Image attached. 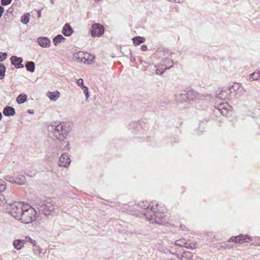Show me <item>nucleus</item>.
<instances>
[{
  "instance_id": "obj_1",
  "label": "nucleus",
  "mask_w": 260,
  "mask_h": 260,
  "mask_svg": "<svg viewBox=\"0 0 260 260\" xmlns=\"http://www.w3.org/2000/svg\"><path fill=\"white\" fill-rule=\"evenodd\" d=\"M71 128L66 122H53L48 126L49 136L59 141L64 140L70 133Z\"/></svg>"
},
{
  "instance_id": "obj_2",
  "label": "nucleus",
  "mask_w": 260,
  "mask_h": 260,
  "mask_svg": "<svg viewBox=\"0 0 260 260\" xmlns=\"http://www.w3.org/2000/svg\"><path fill=\"white\" fill-rule=\"evenodd\" d=\"M151 204L150 212L147 211L143 214L152 223H162L165 219L164 207L159 205L156 201H153Z\"/></svg>"
},
{
  "instance_id": "obj_3",
  "label": "nucleus",
  "mask_w": 260,
  "mask_h": 260,
  "mask_svg": "<svg viewBox=\"0 0 260 260\" xmlns=\"http://www.w3.org/2000/svg\"><path fill=\"white\" fill-rule=\"evenodd\" d=\"M36 214L34 208L26 204L19 220L25 224L30 223L36 219Z\"/></svg>"
},
{
  "instance_id": "obj_4",
  "label": "nucleus",
  "mask_w": 260,
  "mask_h": 260,
  "mask_svg": "<svg viewBox=\"0 0 260 260\" xmlns=\"http://www.w3.org/2000/svg\"><path fill=\"white\" fill-rule=\"evenodd\" d=\"M38 209L40 212L45 215L51 214L55 209L53 200L51 198H47L38 203Z\"/></svg>"
},
{
  "instance_id": "obj_5",
  "label": "nucleus",
  "mask_w": 260,
  "mask_h": 260,
  "mask_svg": "<svg viewBox=\"0 0 260 260\" xmlns=\"http://www.w3.org/2000/svg\"><path fill=\"white\" fill-rule=\"evenodd\" d=\"M26 204L20 202H15L10 204L8 213L16 219L19 220Z\"/></svg>"
},
{
  "instance_id": "obj_6",
  "label": "nucleus",
  "mask_w": 260,
  "mask_h": 260,
  "mask_svg": "<svg viewBox=\"0 0 260 260\" xmlns=\"http://www.w3.org/2000/svg\"><path fill=\"white\" fill-rule=\"evenodd\" d=\"M224 92L229 93L228 97L225 96V98H238L245 93V90L239 83H235L232 86L226 89Z\"/></svg>"
},
{
  "instance_id": "obj_7",
  "label": "nucleus",
  "mask_w": 260,
  "mask_h": 260,
  "mask_svg": "<svg viewBox=\"0 0 260 260\" xmlns=\"http://www.w3.org/2000/svg\"><path fill=\"white\" fill-rule=\"evenodd\" d=\"M74 57L81 62L91 64L95 59L94 56L90 54H84L83 52H78L74 55Z\"/></svg>"
},
{
  "instance_id": "obj_8",
  "label": "nucleus",
  "mask_w": 260,
  "mask_h": 260,
  "mask_svg": "<svg viewBox=\"0 0 260 260\" xmlns=\"http://www.w3.org/2000/svg\"><path fill=\"white\" fill-rule=\"evenodd\" d=\"M90 31L92 37H100L103 34L104 28L100 24L94 23L92 25Z\"/></svg>"
},
{
  "instance_id": "obj_9",
  "label": "nucleus",
  "mask_w": 260,
  "mask_h": 260,
  "mask_svg": "<svg viewBox=\"0 0 260 260\" xmlns=\"http://www.w3.org/2000/svg\"><path fill=\"white\" fill-rule=\"evenodd\" d=\"M215 107L222 115L225 116L228 111L230 110L231 106L228 103L222 102L217 104Z\"/></svg>"
},
{
  "instance_id": "obj_10",
  "label": "nucleus",
  "mask_w": 260,
  "mask_h": 260,
  "mask_svg": "<svg viewBox=\"0 0 260 260\" xmlns=\"http://www.w3.org/2000/svg\"><path fill=\"white\" fill-rule=\"evenodd\" d=\"M71 160L68 153H64L59 158V162L58 166L68 167L70 164Z\"/></svg>"
},
{
  "instance_id": "obj_11",
  "label": "nucleus",
  "mask_w": 260,
  "mask_h": 260,
  "mask_svg": "<svg viewBox=\"0 0 260 260\" xmlns=\"http://www.w3.org/2000/svg\"><path fill=\"white\" fill-rule=\"evenodd\" d=\"M6 189V183L5 180L0 179V206H3L7 203L5 196L1 193Z\"/></svg>"
},
{
  "instance_id": "obj_12",
  "label": "nucleus",
  "mask_w": 260,
  "mask_h": 260,
  "mask_svg": "<svg viewBox=\"0 0 260 260\" xmlns=\"http://www.w3.org/2000/svg\"><path fill=\"white\" fill-rule=\"evenodd\" d=\"M11 63L16 68H23L24 67L23 64L22 63L23 59L21 57H17L16 56H12L11 57Z\"/></svg>"
},
{
  "instance_id": "obj_13",
  "label": "nucleus",
  "mask_w": 260,
  "mask_h": 260,
  "mask_svg": "<svg viewBox=\"0 0 260 260\" xmlns=\"http://www.w3.org/2000/svg\"><path fill=\"white\" fill-rule=\"evenodd\" d=\"M37 42L42 47H49L50 45V41L47 37H40L38 39Z\"/></svg>"
},
{
  "instance_id": "obj_14",
  "label": "nucleus",
  "mask_w": 260,
  "mask_h": 260,
  "mask_svg": "<svg viewBox=\"0 0 260 260\" xmlns=\"http://www.w3.org/2000/svg\"><path fill=\"white\" fill-rule=\"evenodd\" d=\"M174 254L177 257L180 258L181 260H191L193 256L192 253L189 251H184L181 255L178 253H175Z\"/></svg>"
},
{
  "instance_id": "obj_15",
  "label": "nucleus",
  "mask_w": 260,
  "mask_h": 260,
  "mask_svg": "<svg viewBox=\"0 0 260 260\" xmlns=\"http://www.w3.org/2000/svg\"><path fill=\"white\" fill-rule=\"evenodd\" d=\"M3 114L5 116L9 117L15 114V109L11 106H6L4 108Z\"/></svg>"
},
{
  "instance_id": "obj_16",
  "label": "nucleus",
  "mask_w": 260,
  "mask_h": 260,
  "mask_svg": "<svg viewBox=\"0 0 260 260\" xmlns=\"http://www.w3.org/2000/svg\"><path fill=\"white\" fill-rule=\"evenodd\" d=\"M62 34L66 36H70L73 32V30L69 24L66 23L62 29Z\"/></svg>"
},
{
  "instance_id": "obj_17",
  "label": "nucleus",
  "mask_w": 260,
  "mask_h": 260,
  "mask_svg": "<svg viewBox=\"0 0 260 260\" xmlns=\"http://www.w3.org/2000/svg\"><path fill=\"white\" fill-rule=\"evenodd\" d=\"M60 93L58 91L54 92L48 91L47 96L52 101H56L59 97Z\"/></svg>"
},
{
  "instance_id": "obj_18",
  "label": "nucleus",
  "mask_w": 260,
  "mask_h": 260,
  "mask_svg": "<svg viewBox=\"0 0 260 260\" xmlns=\"http://www.w3.org/2000/svg\"><path fill=\"white\" fill-rule=\"evenodd\" d=\"M169 62H170V60L169 59L167 60ZM171 65L168 67H167V66L162 65L160 69H157L156 70V74L157 75H162L165 70L167 69H169L173 66V61L171 60Z\"/></svg>"
},
{
  "instance_id": "obj_19",
  "label": "nucleus",
  "mask_w": 260,
  "mask_h": 260,
  "mask_svg": "<svg viewBox=\"0 0 260 260\" xmlns=\"http://www.w3.org/2000/svg\"><path fill=\"white\" fill-rule=\"evenodd\" d=\"M237 239H238L239 240L240 243H243V242H248L247 240H252V237L248 235H245L241 234L239 236H236Z\"/></svg>"
},
{
  "instance_id": "obj_20",
  "label": "nucleus",
  "mask_w": 260,
  "mask_h": 260,
  "mask_svg": "<svg viewBox=\"0 0 260 260\" xmlns=\"http://www.w3.org/2000/svg\"><path fill=\"white\" fill-rule=\"evenodd\" d=\"M26 70L30 72H34L35 69V63L33 61H27L25 64Z\"/></svg>"
},
{
  "instance_id": "obj_21",
  "label": "nucleus",
  "mask_w": 260,
  "mask_h": 260,
  "mask_svg": "<svg viewBox=\"0 0 260 260\" xmlns=\"http://www.w3.org/2000/svg\"><path fill=\"white\" fill-rule=\"evenodd\" d=\"M175 96L176 100L180 102H186L188 100L187 93H181L180 94H176Z\"/></svg>"
},
{
  "instance_id": "obj_22",
  "label": "nucleus",
  "mask_w": 260,
  "mask_h": 260,
  "mask_svg": "<svg viewBox=\"0 0 260 260\" xmlns=\"http://www.w3.org/2000/svg\"><path fill=\"white\" fill-rule=\"evenodd\" d=\"M13 245L14 247L17 250H20L24 246L23 243L20 240V239H16L14 240L13 242Z\"/></svg>"
},
{
  "instance_id": "obj_23",
  "label": "nucleus",
  "mask_w": 260,
  "mask_h": 260,
  "mask_svg": "<svg viewBox=\"0 0 260 260\" xmlns=\"http://www.w3.org/2000/svg\"><path fill=\"white\" fill-rule=\"evenodd\" d=\"M132 40L134 45L136 46L143 43L145 40L144 37L139 36L135 37Z\"/></svg>"
},
{
  "instance_id": "obj_24",
  "label": "nucleus",
  "mask_w": 260,
  "mask_h": 260,
  "mask_svg": "<svg viewBox=\"0 0 260 260\" xmlns=\"http://www.w3.org/2000/svg\"><path fill=\"white\" fill-rule=\"evenodd\" d=\"M15 183L19 185L23 184L25 182V178L23 175L18 176L15 178Z\"/></svg>"
},
{
  "instance_id": "obj_25",
  "label": "nucleus",
  "mask_w": 260,
  "mask_h": 260,
  "mask_svg": "<svg viewBox=\"0 0 260 260\" xmlns=\"http://www.w3.org/2000/svg\"><path fill=\"white\" fill-rule=\"evenodd\" d=\"M29 17H30V14L29 13H24L21 17V22L24 24H26L27 23H28L29 22Z\"/></svg>"
},
{
  "instance_id": "obj_26",
  "label": "nucleus",
  "mask_w": 260,
  "mask_h": 260,
  "mask_svg": "<svg viewBox=\"0 0 260 260\" xmlns=\"http://www.w3.org/2000/svg\"><path fill=\"white\" fill-rule=\"evenodd\" d=\"M259 77V75H258V73H257L256 71L254 73L251 74L248 76H247V80L249 81H252L253 80H257L258 79Z\"/></svg>"
},
{
  "instance_id": "obj_27",
  "label": "nucleus",
  "mask_w": 260,
  "mask_h": 260,
  "mask_svg": "<svg viewBox=\"0 0 260 260\" xmlns=\"http://www.w3.org/2000/svg\"><path fill=\"white\" fill-rule=\"evenodd\" d=\"M64 40L65 38L61 35H58L53 39V43L56 46Z\"/></svg>"
},
{
  "instance_id": "obj_28",
  "label": "nucleus",
  "mask_w": 260,
  "mask_h": 260,
  "mask_svg": "<svg viewBox=\"0 0 260 260\" xmlns=\"http://www.w3.org/2000/svg\"><path fill=\"white\" fill-rule=\"evenodd\" d=\"M27 99V95L24 94H19L16 99V101L18 104L24 103Z\"/></svg>"
},
{
  "instance_id": "obj_29",
  "label": "nucleus",
  "mask_w": 260,
  "mask_h": 260,
  "mask_svg": "<svg viewBox=\"0 0 260 260\" xmlns=\"http://www.w3.org/2000/svg\"><path fill=\"white\" fill-rule=\"evenodd\" d=\"M198 244L197 243H188L187 241H186V244H185V246H184V247H185L187 249H194L198 248Z\"/></svg>"
},
{
  "instance_id": "obj_30",
  "label": "nucleus",
  "mask_w": 260,
  "mask_h": 260,
  "mask_svg": "<svg viewBox=\"0 0 260 260\" xmlns=\"http://www.w3.org/2000/svg\"><path fill=\"white\" fill-rule=\"evenodd\" d=\"M6 67L3 63H0V79H4L5 76Z\"/></svg>"
},
{
  "instance_id": "obj_31",
  "label": "nucleus",
  "mask_w": 260,
  "mask_h": 260,
  "mask_svg": "<svg viewBox=\"0 0 260 260\" xmlns=\"http://www.w3.org/2000/svg\"><path fill=\"white\" fill-rule=\"evenodd\" d=\"M188 100H196V91L193 90H189L187 93Z\"/></svg>"
},
{
  "instance_id": "obj_32",
  "label": "nucleus",
  "mask_w": 260,
  "mask_h": 260,
  "mask_svg": "<svg viewBox=\"0 0 260 260\" xmlns=\"http://www.w3.org/2000/svg\"><path fill=\"white\" fill-rule=\"evenodd\" d=\"M175 244L177 246L184 247L186 244V241L183 239L177 240L175 241Z\"/></svg>"
},
{
  "instance_id": "obj_33",
  "label": "nucleus",
  "mask_w": 260,
  "mask_h": 260,
  "mask_svg": "<svg viewBox=\"0 0 260 260\" xmlns=\"http://www.w3.org/2000/svg\"><path fill=\"white\" fill-rule=\"evenodd\" d=\"M139 206L144 209H148L150 207V205L147 202L142 201L138 204Z\"/></svg>"
},
{
  "instance_id": "obj_34",
  "label": "nucleus",
  "mask_w": 260,
  "mask_h": 260,
  "mask_svg": "<svg viewBox=\"0 0 260 260\" xmlns=\"http://www.w3.org/2000/svg\"><path fill=\"white\" fill-rule=\"evenodd\" d=\"M196 100H204L207 95H204L203 94L198 93L196 92Z\"/></svg>"
},
{
  "instance_id": "obj_35",
  "label": "nucleus",
  "mask_w": 260,
  "mask_h": 260,
  "mask_svg": "<svg viewBox=\"0 0 260 260\" xmlns=\"http://www.w3.org/2000/svg\"><path fill=\"white\" fill-rule=\"evenodd\" d=\"M36 248L33 249L34 253L36 254L40 255V254L42 252V249L39 246H35Z\"/></svg>"
},
{
  "instance_id": "obj_36",
  "label": "nucleus",
  "mask_w": 260,
  "mask_h": 260,
  "mask_svg": "<svg viewBox=\"0 0 260 260\" xmlns=\"http://www.w3.org/2000/svg\"><path fill=\"white\" fill-rule=\"evenodd\" d=\"M7 54L6 52H0V62H2L5 60L7 58Z\"/></svg>"
},
{
  "instance_id": "obj_37",
  "label": "nucleus",
  "mask_w": 260,
  "mask_h": 260,
  "mask_svg": "<svg viewBox=\"0 0 260 260\" xmlns=\"http://www.w3.org/2000/svg\"><path fill=\"white\" fill-rule=\"evenodd\" d=\"M20 240L23 243V245H24V244L26 242H29V241L30 240V237L26 236L24 237L23 239H21Z\"/></svg>"
},
{
  "instance_id": "obj_38",
  "label": "nucleus",
  "mask_w": 260,
  "mask_h": 260,
  "mask_svg": "<svg viewBox=\"0 0 260 260\" xmlns=\"http://www.w3.org/2000/svg\"><path fill=\"white\" fill-rule=\"evenodd\" d=\"M6 179L7 181L11 182L12 183H15V178L11 176H7L6 178Z\"/></svg>"
},
{
  "instance_id": "obj_39",
  "label": "nucleus",
  "mask_w": 260,
  "mask_h": 260,
  "mask_svg": "<svg viewBox=\"0 0 260 260\" xmlns=\"http://www.w3.org/2000/svg\"><path fill=\"white\" fill-rule=\"evenodd\" d=\"M12 0H1V4L3 6H7L11 4Z\"/></svg>"
},
{
  "instance_id": "obj_40",
  "label": "nucleus",
  "mask_w": 260,
  "mask_h": 260,
  "mask_svg": "<svg viewBox=\"0 0 260 260\" xmlns=\"http://www.w3.org/2000/svg\"><path fill=\"white\" fill-rule=\"evenodd\" d=\"M77 84L79 86H80L82 88L84 86L83 79L81 78L79 79L77 81Z\"/></svg>"
},
{
  "instance_id": "obj_41",
  "label": "nucleus",
  "mask_w": 260,
  "mask_h": 260,
  "mask_svg": "<svg viewBox=\"0 0 260 260\" xmlns=\"http://www.w3.org/2000/svg\"><path fill=\"white\" fill-rule=\"evenodd\" d=\"M236 239H237L236 236H233L229 239L228 242H233L236 243V242H237Z\"/></svg>"
},
{
  "instance_id": "obj_42",
  "label": "nucleus",
  "mask_w": 260,
  "mask_h": 260,
  "mask_svg": "<svg viewBox=\"0 0 260 260\" xmlns=\"http://www.w3.org/2000/svg\"><path fill=\"white\" fill-rule=\"evenodd\" d=\"M4 12V8L2 6H0V18H1Z\"/></svg>"
},
{
  "instance_id": "obj_43",
  "label": "nucleus",
  "mask_w": 260,
  "mask_h": 260,
  "mask_svg": "<svg viewBox=\"0 0 260 260\" xmlns=\"http://www.w3.org/2000/svg\"><path fill=\"white\" fill-rule=\"evenodd\" d=\"M141 49L143 51H145L147 50V46L145 45H143L141 47Z\"/></svg>"
},
{
  "instance_id": "obj_44",
  "label": "nucleus",
  "mask_w": 260,
  "mask_h": 260,
  "mask_svg": "<svg viewBox=\"0 0 260 260\" xmlns=\"http://www.w3.org/2000/svg\"><path fill=\"white\" fill-rule=\"evenodd\" d=\"M29 242L31 243L34 246H36L37 242L35 240L31 239L30 238V240L29 241Z\"/></svg>"
},
{
  "instance_id": "obj_45",
  "label": "nucleus",
  "mask_w": 260,
  "mask_h": 260,
  "mask_svg": "<svg viewBox=\"0 0 260 260\" xmlns=\"http://www.w3.org/2000/svg\"><path fill=\"white\" fill-rule=\"evenodd\" d=\"M170 2H175L177 3H180L182 2V0H168Z\"/></svg>"
},
{
  "instance_id": "obj_46",
  "label": "nucleus",
  "mask_w": 260,
  "mask_h": 260,
  "mask_svg": "<svg viewBox=\"0 0 260 260\" xmlns=\"http://www.w3.org/2000/svg\"><path fill=\"white\" fill-rule=\"evenodd\" d=\"M82 89L83 90L84 93L86 92V91H88V87L84 85L82 87Z\"/></svg>"
},
{
  "instance_id": "obj_47",
  "label": "nucleus",
  "mask_w": 260,
  "mask_h": 260,
  "mask_svg": "<svg viewBox=\"0 0 260 260\" xmlns=\"http://www.w3.org/2000/svg\"><path fill=\"white\" fill-rule=\"evenodd\" d=\"M84 94L85 95L86 99H87L89 96L88 91H86V92H84Z\"/></svg>"
},
{
  "instance_id": "obj_48",
  "label": "nucleus",
  "mask_w": 260,
  "mask_h": 260,
  "mask_svg": "<svg viewBox=\"0 0 260 260\" xmlns=\"http://www.w3.org/2000/svg\"><path fill=\"white\" fill-rule=\"evenodd\" d=\"M27 112L28 113H30V114H33L34 113V111L32 110H28Z\"/></svg>"
},
{
  "instance_id": "obj_49",
  "label": "nucleus",
  "mask_w": 260,
  "mask_h": 260,
  "mask_svg": "<svg viewBox=\"0 0 260 260\" xmlns=\"http://www.w3.org/2000/svg\"><path fill=\"white\" fill-rule=\"evenodd\" d=\"M260 242V237L256 238V242Z\"/></svg>"
},
{
  "instance_id": "obj_50",
  "label": "nucleus",
  "mask_w": 260,
  "mask_h": 260,
  "mask_svg": "<svg viewBox=\"0 0 260 260\" xmlns=\"http://www.w3.org/2000/svg\"><path fill=\"white\" fill-rule=\"evenodd\" d=\"M257 243L256 242V241H255V242H252V243H251V245H254V246H257Z\"/></svg>"
},
{
  "instance_id": "obj_51",
  "label": "nucleus",
  "mask_w": 260,
  "mask_h": 260,
  "mask_svg": "<svg viewBox=\"0 0 260 260\" xmlns=\"http://www.w3.org/2000/svg\"><path fill=\"white\" fill-rule=\"evenodd\" d=\"M257 73H258V75H259L260 77V69L256 71Z\"/></svg>"
},
{
  "instance_id": "obj_52",
  "label": "nucleus",
  "mask_w": 260,
  "mask_h": 260,
  "mask_svg": "<svg viewBox=\"0 0 260 260\" xmlns=\"http://www.w3.org/2000/svg\"><path fill=\"white\" fill-rule=\"evenodd\" d=\"M231 247L229 246L228 245L226 244V247H225V248H228V249H230L231 248Z\"/></svg>"
},
{
  "instance_id": "obj_53",
  "label": "nucleus",
  "mask_w": 260,
  "mask_h": 260,
  "mask_svg": "<svg viewBox=\"0 0 260 260\" xmlns=\"http://www.w3.org/2000/svg\"><path fill=\"white\" fill-rule=\"evenodd\" d=\"M50 3H51V4H54V0H50Z\"/></svg>"
},
{
  "instance_id": "obj_54",
  "label": "nucleus",
  "mask_w": 260,
  "mask_h": 260,
  "mask_svg": "<svg viewBox=\"0 0 260 260\" xmlns=\"http://www.w3.org/2000/svg\"><path fill=\"white\" fill-rule=\"evenodd\" d=\"M237 242H236V243H240L239 240L238 239H236Z\"/></svg>"
},
{
  "instance_id": "obj_55",
  "label": "nucleus",
  "mask_w": 260,
  "mask_h": 260,
  "mask_svg": "<svg viewBox=\"0 0 260 260\" xmlns=\"http://www.w3.org/2000/svg\"><path fill=\"white\" fill-rule=\"evenodd\" d=\"M2 118V114L1 112H0V120H1Z\"/></svg>"
},
{
  "instance_id": "obj_56",
  "label": "nucleus",
  "mask_w": 260,
  "mask_h": 260,
  "mask_svg": "<svg viewBox=\"0 0 260 260\" xmlns=\"http://www.w3.org/2000/svg\"><path fill=\"white\" fill-rule=\"evenodd\" d=\"M40 16H41V12H39L38 13V17H40Z\"/></svg>"
},
{
  "instance_id": "obj_57",
  "label": "nucleus",
  "mask_w": 260,
  "mask_h": 260,
  "mask_svg": "<svg viewBox=\"0 0 260 260\" xmlns=\"http://www.w3.org/2000/svg\"><path fill=\"white\" fill-rule=\"evenodd\" d=\"M35 174V173H33V175H34ZM32 176V175H31V174L30 175V176L31 177Z\"/></svg>"
},
{
  "instance_id": "obj_58",
  "label": "nucleus",
  "mask_w": 260,
  "mask_h": 260,
  "mask_svg": "<svg viewBox=\"0 0 260 260\" xmlns=\"http://www.w3.org/2000/svg\"><path fill=\"white\" fill-rule=\"evenodd\" d=\"M257 246H260V243H257Z\"/></svg>"
},
{
  "instance_id": "obj_59",
  "label": "nucleus",
  "mask_w": 260,
  "mask_h": 260,
  "mask_svg": "<svg viewBox=\"0 0 260 260\" xmlns=\"http://www.w3.org/2000/svg\"><path fill=\"white\" fill-rule=\"evenodd\" d=\"M13 253H16V251H13Z\"/></svg>"
},
{
  "instance_id": "obj_60",
  "label": "nucleus",
  "mask_w": 260,
  "mask_h": 260,
  "mask_svg": "<svg viewBox=\"0 0 260 260\" xmlns=\"http://www.w3.org/2000/svg\"><path fill=\"white\" fill-rule=\"evenodd\" d=\"M257 243H260V242H257Z\"/></svg>"
}]
</instances>
